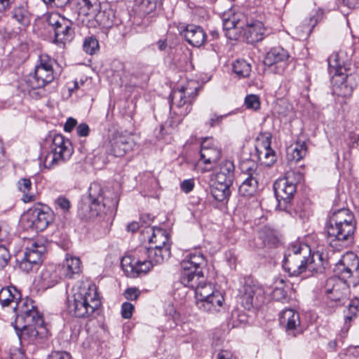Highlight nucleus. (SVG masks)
<instances>
[{"label":"nucleus","instance_id":"obj_8","mask_svg":"<svg viewBox=\"0 0 359 359\" xmlns=\"http://www.w3.org/2000/svg\"><path fill=\"white\" fill-rule=\"evenodd\" d=\"M359 259L353 252H346L335 264L334 271L343 285L356 286L358 284L357 278L359 277Z\"/></svg>","mask_w":359,"mask_h":359},{"label":"nucleus","instance_id":"obj_35","mask_svg":"<svg viewBox=\"0 0 359 359\" xmlns=\"http://www.w3.org/2000/svg\"><path fill=\"white\" fill-rule=\"evenodd\" d=\"M307 145L305 141L298 140L287 149V159L291 163L301 161L306 154Z\"/></svg>","mask_w":359,"mask_h":359},{"label":"nucleus","instance_id":"obj_6","mask_svg":"<svg viewBox=\"0 0 359 359\" xmlns=\"http://www.w3.org/2000/svg\"><path fill=\"white\" fill-rule=\"evenodd\" d=\"M89 208L93 216L112 213L117 207L118 197L110 191H103L98 184L90 185L88 191Z\"/></svg>","mask_w":359,"mask_h":359},{"label":"nucleus","instance_id":"obj_50","mask_svg":"<svg viewBox=\"0 0 359 359\" xmlns=\"http://www.w3.org/2000/svg\"><path fill=\"white\" fill-rule=\"evenodd\" d=\"M272 298L278 302L287 301V292L282 287H276L271 292Z\"/></svg>","mask_w":359,"mask_h":359},{"label":"nucleus","instance_id":"obj_32","mask_svg":"<svg viewBox=\"0 0 359 359\" xmlns=\"http://www.w3.org/2000/svg\"><path fill=\"white\" fill-rule=\"evenodd\" d=\"M46 252V246L39 241H32L30 245L26 248L24 257L36 266L42 262L43 256Z\"/></svg>","mask_w":359,"mask_h":359},{"label":"nucleus","instance_id":"obj_40","mask_svg":"<svg viewBox=\"0 0 359 359\" xmlns=\"http://www.w3.org/2000/svg\"><path fill=\"white\" fill-rule=\"evenodd\" d=\"M13 18L22 25L30 22V13L27 9V3L22 1L15 5L13 11Z\"/></svg>","mask_w":359,"mask_h":359},{"label":"nucleus","instance_id":"obj_14","mask_svg":"<svg viewBox=\"0 0 359 359\" xmlns=\"http://www.w3.org/2000/svg\"><path fill=\"white\" fill-rule=\"evenodd\" d=\"M13 309L17 315L16 323L30 324L35 322L38 325L43 324V317L36 309L31 299H22L21 297L20 300L17 301Z\"/></svg>","mask_w":359,"mask_h":359},{"label":"nucleus","instance_id":"obj_62","mask_svg":"<svg viewBox=\"0 0 359 359\" xmlns=\"http://www.w3.org/2000/svg\"><path fill=\"white\" fill-rule=\"evenodd\" d=\"M45 2L53 4L56 7H63L66 6L69 0H43Z\"/></svg>","mask_w":359,"mask_h":359},{"label":"nucleus","instance_id":"obj_30","mask_svg":"<svg viewBox=\"0 0 359 359\" xmlns=\"http://www.w3.org/2000/svg\"><path fill=\"white\" fill-rule=\"evenodd\" d=\"M63 275L67 278H74L82 270L80 259L70 254H67L62 266Z\"/></svg>","mask_w":359,"mask_h":359},{"label":"nucleus","instance_id":"obj_49","mask_svg":"<svg viewBox=\"0 0 359 359\" xmlns=\"http://www.w3.org/2000/svg\"><path fill=\"white\" fill-rule=\"evenodd\" d=\"M358 311H359V299H353L348 305V311L351 315L345 317V324L353 319Z\"/></svg>","mask_w":359,"mask_h":359},{"label":"nucleus","instance_id":"obj_61","mask_svg":"<svg viewBox=\"0 0 359 359\" xmlns=\"http://www.w3.org/2000/svg\"><path fill=\"white\" fill-rule=\"evenodd\" d=\"M76 123H77V121L76 119L71 118V117L69 118L67 120V121L65 124V126H64L65 131L68 132V133L71 132L73 130V128L76 126Z\"/></svg>","mask_w":359,"mask_h":359},{"label":"nucleus","instance_id":"obj_2","mask_svg":"<svg viewBox=\"0 0 359 359\" xmlns=\"http://www.w3.org/2000/svg\"><path fill=\"white\" fill-rule=\"evenodd\" d=\"M100 304L95 285L81 283L73 288V294L67 300V310L74 317L85 318L91 316Z\"/></svg>","mask_w":359,"mask_h":359},{"label":"nucleus","instance_id":"obj_51","mask_svg":"<svg viewBox=\"0 0 359 359\" xmlns=\"http://www.w3.org/2000/svg\"><path fill=\"white\" fill-rule=\"evenodd\" d=\"M10 257L8 249L3 245H0V269H4L8 264Z\"/></svg>","mask_w":359,"mask_h":359},{"label":"nucleus","instance_id":"obj_59","mask_svg":"<svg viewBox=\"0 0 359 359\" xmlns=\"http://www.w3.org/2000/svg\"><path fill=\"white\" fill-rule=\"evenodd\" d=\"M226 116H223V115H221V116H218L217 114H212L208 121V125L210 127H215L216 126H219L222 119L225 117Z\"/></svg>","mask_w":359,"mask_h":359},{"label":"nucleus","instance_id":"obj_20","mask_svg":"<svg viewBox=\"0 0 359 359\" xmlns=\"http://www.w3.org/2000/svg\"><path fill=\"white\" fill-rule=\"evenodd\" d=\"M15 329L16 334L21 343L27 342L36 343L39 338H41V335L43 334L42 331H39L37 328L45 330L43 324L42 325H38L35 322L28 324L27 323H16Z\"/></svg>","mask_w":359,"mask_h":359},{"label":"nucleus","instance_id":"obj_56","mask_svg":"<svg viewBox=\"0 0 359 359\" xmlns=\"http://www.w3.org/2000/svg\"><path fill=\"white\" fill-rule=\"evenodd\" d=\"M48 359H72V357L67 352L55 351L50 354Z\"/></svg>","mask_w":359,"mask_h":359},{"label":"nucleus","instance_id":"obj_47","mask_svg":"<svg viewBox=\"0 0 359 359\" xmlns=\"http://www.w3.org/2000/svg\"><path fill=\"white\" fill-rule=\"evenodd\" d=\"M55 208L66 213L71 208V203L68 198L65 196H59L54 201Z\"/></svg>","mask_w":359,"mask_h":359},{"label":"nucleus","instance_id":"obj_15","mask_svg":"<svg viewBox=\"0 0 359 359\" xmlns=\"http://www.w3.org/2000/svg\"><path fill=\"white\" fill-rule=\"evenodd\" d=\"M241 169L246 177L239 186L238 192L246 197L253 196L258 188L257 165L252 161L245 162L241 165Z\"/></svg>","mask_w":359,"mask_h":359},{"label":"nucleus","instance_id":"obj_18","mask_svg":"<svg viewBox=\"0 0 359 359\" xmlns=\"http://www.w3.org/2000/svg\"><path fill=\"white\" fill-rule=\"evenodd\" d=\"M137 258L125 256L121 262V267L127 276L135 278L142 274H146L150 271L151 264L142 260L141 254L137 252Z\"/></svg>","mask_w":359,"mask_h":359},{"label":"nucleus","instance_id":"obj_64","mask_svg":"<svg viewBox=\"0 0 359 359\" xmlns=\"http://www.w3.org/2000/svg\"><path fill=\"white\" fill-rule=\"evenodd\" d=\"M217 359H233L227 351H222L217 354Z\"/></svg>","mask_w":359,"mask_h":359},{"label":"nucleus","instance_id":"obj_38","mask_svg":"<svg viewBox=\"0 0 359 359\" xmlns=\"http://www.w3.org/2000/svg\"><path fill=\"white\" fill-rule=\"evenodd\" d=\"M340 283L335 277L330 278L327 280L325 286V293L328 295V298L332 301H339L343 297L341 286L345 287V284Z\"/></svg>","mask_w":359,"mask_h":359},{"label":"nucleus","instance_id":"obj_23","mask_svg":"<svg viewBox=\"0 0 359 359\" xmlns=\"http://www.w3.org/2000/svg\"><path fill=\"white\" fill-rule=\"evenodd\" d=\"M201 161L204 164H214L221 156V149L218 143L212 137L205 138L201 145Z\"/></svg>","mask_w":359,"mask_h":359},{"label":"nucleus","instance_id":"obj_46","mask_svg":"<svg viewBox=\"0 0 359 359\" xmlns=\"http://www.w3.org/2000/svg\"><path fill=\"white\" fill-rule=\"evenodd\" d=\"M55 63L54 59L46 54H41L39 57L35 68L44 70H53V65Z\"/></svg>","mask_w":359,"mask_h":359},{"label":"nucleus","instance_id":"obj_9","mask_svg":"<svg viewBox=\"0 0 359 359\" xmlns=\"http://www.w3.org/2000/svg\"><path fill=\"white\" fill-rule=\"evenodd\" d=\"M206 265L203 255L197 250L190 253L181 262L180 281L183 285H190L192 278H198L203 275L202 269Z\"/></svg>","mask_w":359,"mask_h":359},{"label":"nucleus","instance_id":"obj_44","mask_svg":"<svg viewBox=\"0 0 359 359\" xmlns=\"http://www.w3.org/2000/svg\"><path fill=\"white\" fill-rule=\"evenodd\" d=\"M43 284L46 287L54 286L59 280V276L53 266L46 268L41 275Z\"/></svg>","mask_w":359,"mask_h":359},{"label":"nucleus","instance_id":"obj_22","mask_svg":"<svg viewBox=\"0 0 359 359\" xmlns=\"http://www.w3.org/2000/svg\"><path fill=\"white\" fill-rule=\"evenodd\" d=\"M138 252L141 254L144 263L148 262L151 264L150 269L154 265L161 264L168 260L171 255L170 250L168 247L163 248L140 247Z\"/></svg>","mask_w":359,"mask_h":359},{"label":"nucleus","instance_id":"obj_34","mask_svg":"<svg viewBox=\"0 0 359 359\" xmlns=\"http://www.w3.org/2000/svg\"><path fill=\"white\" fill-rule=\"evenodd\" d=\"M20 298L21 293L15 287L9 286L0 290V304L2 307L11 306L13 309Z\"/></svg>","mask_w":359,"mask_h":359},{"label":"nucleus","instance_id":"obj_29","mask_svg":"<svg viewBox=\"0 0 359 359\" xmlns=\"http://www.w3.org/2000/svg\"><path fill=\"white\" fill-rule=\"evenodd\" d=\"M280 323L285 326L288 334L296 336V330L300 325L299 316L293 309H285L280 314Z\"/></svg>","mask_w":359,"mask_h":359},{"label":"nucleus","instance_id":"obj_10","mask_svg":"<svg viewBox=\"0 0 359 359\" xmlns=\"http://www.w3.org/2000/svg\"><path fill=\"white\" fill-rule=\"evenodd\" d=\"M54 220V212L47 206L29 209L21 222L24 227L35 231L45 230Z\"/></svg>","mask_w":359,"mask_h":359},{"label":"nucleus","instance_id":"obj_37","mask_svg":"<svg viewBox=\"0 0 359 359\" xmlns=\"http://www.w3.org/2000/svg\"><path fill=\"white\" fill-rule=\"evenodd\" d=\"M327 224L355 226L353 215L348 209H340L330 216Z\"/></svg>","mask_w":359,"mask_h":359},{"label":"nucleus","instance_id":"obj_24","mask_svg":"<svg viewBox=\"0 0 359 359\" xmlns=\"http://www.w3.org/2000/svg\"><path fill=\"white\" fill-rule=\"evenodd\" d=\"M91 19L104 28L118 25L121 21L116 16L114 10L108 3H102V6Z\"/></svg>","mask_w":359,"mask_h":359},{"label":"nucleus","instance_id":"obj_11","mask_svg":"<svg viewBox=\"0 0 359 359\" xmlns=\"http://www.w3.org/2000/svg\"><path fill=\"white\" fill-rule=\"evenodd\" d=\"M355 226L327 224V242L335 250H341L351 242Z\"/></svg>","mask_w":359,"mask_h":359},{"label":"nucleus","instance_id":"obj_25","mask_svg":"<svg viewBox=\"0 0 359 359\" xmlns=\"http://www.w3.org/2000/svg\"><path fill=\"white\" fill-rule=\"evenodd\" d=\"M289 57L290 55L287 50L282 47H274L266 54L264 62L267 66L280 64V68L276 70V73L281 74Z\"/></svg>","mask_w":359,"mask_h":359},{"label":"nucleus","instance_id":"obj_53","mask_svg":"<svg viewBox=\"0 0 359 359\" xmlns=\"http://www.w3.org/2000/svg\"><path fill=\"white\" fill-rule=\"evenodd\" d=\"M34 266H35L30 262V260H28L25 257H23L22 260L19 262L20 269L27 273L32 271Z\"/></svg>","mask_w":359,"mask_h":359},{"label":"nucleus","instance_id":"obj_4","mask_svg":"<svg viewBox=\"0 0 359 359\" xmlns=\"http://www.w3.org/2000/svg\"><path fill=\"white\" fill-rule=\"evenodd\" d=\"M193 288L195 291L197 307L205 312H217L222 307L224 297L219 291L215 290L210 283H207L203 275L198 278H192L190 285H184Z\"/></svg>","mask_w":359,"mask_h":359},{"label":"nucleus","instance_id":"obj_19","mask_svg":"<svg viewBox=\"0 0 359 359\" xmlns=\"http://www.w3.org/2000/svg\"><path fill=\"white\" fill-rule=\"evenodd\" d=\"M271 136L260 135L257 138L256 151L259 160L266 166H271L276 161L275 151L271 147Z\"/></svg>","mask_w":359,"mask_h":359},{"label":"nucleus","instance_id":"obj_16","mask_svg":"<svg viewBox=\"0 0 359 359\" xmlns=\"http://www.w3.org/2000/svg\"><path fill=\"white\" fill-rule=\"evenodd\" d=\"M265 290L259 284H245L240 291V299L243 306L250 309L260 306L264 301Z\"/></svg>","mask_w":359,"mask_h":359},{"label":"nucleus","instance_id":"obj_21","mask_svg":"<svg viewBox=\"0 0 359 359\" xmlns=\"http://www.w3.org/2000/svg\"><path fill=\"white\" fill-rule=\"evenodd\" d=\"M244 20V36L248 43H255L261 41L266 35V28L264 24L257 20L249 19L243 16Z\"/></svg>","mask_w":359,"mask_h":359},{"label":"nucleus","instance_id":"obj_26","mask_svg":"<svg viewBox=\"0 0 359 359\" xmlns=\"http://www.w3.org/2000/svg\"><path fill=\"white\" fill-rule=\"evenodd\" d=\"M243 15L235 14L230 18L223 19V27L225 35L231 40H236L242 29H244Z\"/></svg>","mask_w":359,"mask_h":359},{"label":"nucleus","instance_id":"obj_55","mask_svg":"<svg viewBox=\"0 0 359 359\" xmlns=\"http://www.w3.org/2000/svg\"><path fill=\"white\" fill-rule=\"evenodd\" d=\"M140 295V292L135 287H130L126 290L124 293L125 297L128 300H135Z\"/></svg>","mask_w":359,"mask_h":359},{"label":"nucleus","instance_id":"obj_33","mask_svg":"<svg viewBox=\"0 0 359 359\" xmlns=\"http://www.w3.org/2000/svg\"><path fill=\"white\" fill-rule=\"evenodd\" d=\"M54 79V70L35 68L31 84L34 88H41L51 83Z\"/></svg>","mask_w":359,"mask_h":359},{"label":"nucleus","instance_id":"obj_36","mask_svg":"<svg viewBox=\"0 0 359 359\" xmlns=\"http://www.w3.org/2000/svg\"><path fill=\"white\" fill-rule=\"evenodd\" d=\"M152 236L149 238V247L156 248H167L170 250V239L165 230L161 229H150Z\"/></svg>","mask_w":359,"mask_h":359},{"label":"nucleus","instance_id":"obj_7","mask_svg":"<svg viewBox=\"0 0 359 359\" xmlns=\"http://www.w3.org/2000/svg\"><path fill=\"white\" fill-rule=\"evenodd\" d=\"M74 149L71 142L62 135H54L50 151L43 159L45 168L51 169L67 161L72 156Z\"/></svg>","mask_w":359,"mask_h":359},{"label":"nucleus","instance_id":"obj_54","mask_svg":"<svg viewBox=\"0 0 359 359\" xmlns=\"http://www.w3.org/2000/svg\"><path fill=\"white\" fill-rule=\"evenodd\" d=\"M194 187V180L193 179L184 180L180 184L181 189L188 194L193 190Z\"/></svg>","mask_w":359,"mask_h":359},{"label":"nucleus","instance_id":"obj_42","mask_svg":"<svg viewBox=\"0 0 359 359\" xmlns=\"http://www.w3.org/2000/svg\"><path fill=\"white\" fill-rule=\"evenodd\" d=\"M32 182L29 179L23 178L18 183L19 190L23 193L22 201L25 203H29L35 199V195L32 190Z\"/></svg>","mask_w":359,"mask_h":359},{"label":"nucleus","instance_id":"obj_52","mask_svg":"<svg viewBox=\"0 0 359 359\" xmlns=\"http://www.w3.org/2000/svg\"><path fill=\"white\" fill-rule=\"evenodd\" d=\"M133 310H134V306L132 304H130L129 302H124L121 306L122 317L126 319H128V318H131V316L133 315Z\"/></svg>","mask_w":359,"mask_h":359},{"label":"nucleus","instance_id":"obj_31","mask_svg":"<svg viewBox=\"0 0 359 359\" xmlns=\"http://www.w3.org/2000/svg\"><path fill=\"white\" fill-rule=\"evenodd\" d=\"M235 165L233 161L225 160L219 165L215 173V181L222 183L233 184L234 180Z\"/></svg>","mask_w":359,"mask_h":359},{"label":"nucleus","instance_id":"obj_43","mask_svg":"<svg viewBox=\"0 0 359 359\" xmlns=\"http://www.w3.org/2000/svg\"><path fill=\"white\" fill-rule=\"evenodd\" d=\"M233 71L239 78H246L250 74L251 65L243 59H238L233 63Z\"/></svg>","mask_w":359,"mask_h":359},{"label":"nucleus","instance_id":"obj_63","mask_svg":"<svg viewBox=\"0 0 359 359\" xmlns=\"http://www.w3.org/2000/svg\"><path fill=\"white\" fill-rule=\"evenodd\" d=\"M344 4L350 8L359 6V0H343Z\"/></svg>","mask_w":359,"mask_h":359},{"label":"nucleus","instance_id":"obj_28","mask_svg":"<svg viewBox=\"0 0 359 359\" xmlns=\"http://www.w3.org/2000/svg\"><path fill=\"white\" fill-rule=\"evenodd\" d=\"M99 0H82V5L78 14V20L83 25L89 27L90 21L102 6Z\"/></svg>","mask_w":359,"mask_h":359},{"label":"nucleus","instance_id":"obj_60","mask_svg":"<svg viewBox=\"0 0 359 359\" xmlns=\"http://www.w3.org/2000/svg\"><path fill=\"white\" fill-rule=\"evenodd\" d=\"M16 0H0V13H4L15 4Z\"/></svg>","mask_w":359,"mask_h":359},{"label":"nucleus","instance_id":"obj_3","mask_svg":"<svg viewBox=\"0 0 359 359\" xmlns=\"http://www.w3.org/2000/svg\"><path fill=\"white\" fill-rule=\"evenodd\" d=\"M283 268L291 276H297L306 271L317 273L321 269L314 262V255L311 257L309 245L299 243H292L285 254Z\"/></svg>","mask_w":359,"mask_h":359},{"label":"nucleus","instance_id":"obj_5","mask_svg":"<svg viewBox=\"0 0 359 359\" xmlns=\"http://www.w3.org/2000/svg\"><path fill=\"white\" fill-rule=\"evenodd\" d=\"M197 88L182 86L180 89L174 90L170 95V108L176 117H171L165 125L161 126L162 132L165 127L174 128L182 121L183 117L187 116L191 110V104L196 96Z\"/></svg>","mask_w":359,"mask_h":359},{"label":"nucleus","instance_id":"obj_27","mask_svg":"<svg viewBox=\"0 0 359 359\" xmlns=\"http://www.w3.org/2000/svg\"><path fill=\"white\" fill-rule=\"evenodd\" d=\"M181 34L186 41L194 47H201L206 41V34L203 29L194 25L185 26Z\"/></svg>","mask_w":359,"mask_h":359},{"label":"nucleus","instance_id":"obj_13","mask_svg":"<svg viewBox=\"0 0 359 359\" xmlns=\"http://www.w3.org/2000/svg\"><path fill=\"white\" fill-rule=\"evenodd\" d=\"M294 172H287L285 177L277 180L273 184V189L278 201V207L285 210L296 193V183L292 181Z\"/></svg>","mask_w":359,"mask_h":359},{"label":"nucleus","instance_id":"obj_12","mask_svg":"<svg viewBox=\"0 0 359 359\" xmlns=\"http://www.w3.org/2000/svg\"><path fill=\"white\" fill-rule=\"evenodd\" d=\"M74 19L76 18H67L57 13L48 15L47 22L54 31L55 42L65 43L73 39L74 31L72 28V21Z\"/></svg>","mask_w":359,"mask_h":359},{"label":"nucleus","instance_id":"obj_39","mask_svg":"<svg viewBox=\"0 0 359 359\" xmlns=\"http://www.w3.org/2000/svg\"><path fill=\"white\" fill-rule=\"evenodd\" d=\"M163 0H140L137 1L136 12L140 17L151 14L162 5Z\"/></svg>","mask_w":359,"mask_h":359},{"label":"nucleus","instance_id":"obj_45","mask_svg":"<svg viewBox=\"0 0 359 359\" xmlns=\"http://www.w3.org/2000/svg\"><path fill=\"white\" fill-rule=\"evenodd\" d=\"M99 48V42L95 36H90L85 38L83 48L86 53L93 55L96 53Z\"/></svg>","mask_w":359,"mask_h":359},{"label":"nucleus","instance_id":"obj_58","mask_svg":"<svg viewBox=\"0 0 359 359\" xmlns=\"http://www.w3.org/2000/svg\"><path fill=\"white\" fill-rule=\"evenodd\" d=\"M89 126L86 123H81L76 128L77 135L80 137H86L89 134Z\"/></svg>","mask_w":359,"mask_h":359},{"label":"nucleus","instance_id":"obj_17","mask_svg":"<svg viewBox=\"0 0 359 359\" xmlns=\"http://www.w3.org/2000/svg\"><path fill=\"white\" fill-rule=\"evenodd\" d=\"M135 144L130 135L116 133L106 144V152L114 157H122L131 151Z\"/></svg>","mask_w":359,"mask_h":359},{"label":"nucleus","instance_id":"obj_41","mask_svg":"<svg viewBox=\"0 0 359 359\" xmlns=\"http://www.w3.org/2000/svg\"><path fill=\"white\" fill-rule=\"evenodd\" d=\"M231 184H226L222 182H216L215 184L211 188V194L212 197L220 202H222L227 199L230 194V187Z\"/></svg>","mask_w":359,"mask_h":359},{"label":"nucleus","instance_id":"obj_57","mask_svg":"<svg viewBox=\"0 0 359 359\" xmlns=\"http://www.w3.org/2000/svg\"><path fill=\"white\" fill-rule=\"evenodd\" d=\"M346 141L349 147H355L358 145L359 141V134L355 132H350Z\"/></svg>","mask_w":359,"mask_h":359},{"label":"nucleus","instance_id":"obj_1","mask_svg":"<svg viewBox=\"0 0 359 359\" xmlns=\"http://www.w3.org/2000/svg\"><path fill=\"white\" fill-rule=\"evenodd\" d=\"M343 52L332 53L328 58L329 72L332 74L334 93L341 97L351 95L356 87L357 76L353 74L351 64L344 60Z\"/></svg>","mask_w":359,"mask_h":359},{"label":"nucleus","instance_id":"obj_48","mask_svg":"<svg viewBox=\"0 0 359 359\" xmlns=\"http://www.w3.org/2000/svg\"><path fill=\"white\" fill-rule=\"evenodd\" d=\"M245 105L248 109L257 110L260 107L259 100L257 95H249L245 99Z\"/></svg>","mask_w":359,"mask_h":359}]
</instances>
